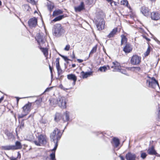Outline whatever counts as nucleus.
<instances>
[{
	"label": "nucleus",
	"instance_id": "nucleus-57",
	"mask_svg": "<svg viewBox=\"0 0 160 160\" xmlns=\"http://www.w3.org/2000/svg\"><path fill=\"white\" fill-rule=\"evenodd\" d=\"M60 87L61 88H62V89H64V88H63V86H62V85H61L60 86Z\"/></svg>",
	"mask_w": 160,
	"mask_h": 160
},
{
	"label": "nucleus",
	"instance_id": "nucleus-19",
	"mask_svg": "<svg viewBox=\"0 0 160 160\" xmlns=\"http://www.w3.org/2000/svg\"><path fill=\"white\" fill-rule=\"evenodd\" d=\"M147 152L148 154L151 155H155L157 154L154 149V147L153 146L148 148Z\"/></svg>",
	"mask_w": 160,
	"mask_h": 160
},
{
	"label": "nucleus",
	"instance_id": "nucleus-26",
	"mask_svg": "<svg viewBox=\"0 0 160 160\" xmlns=\"http://www.w3.org/2000/svg\"><path fill=\"white\" fill-rule=\"evenodd\" d=\"M47 6L48 10L51 12L54 7V5L53 3L48 4Z\"/></svg>",
	"mask_w": 160,
	"mask_h": 160
},
{
	"label": "nucleus",
	"instance_id": "nucleus-49",
	"mask_svg": "<svg viewBox=\"0 0 160 160\" xmlns=\"http://www.w3.org/2000/svg\"><path fill=\"white\" fill-rule=\"evenodd\" d=\"M77 61L79 63H81V62H82L83 61V60H82L80 59H78Z\"/></svg>",
	"mask_w": 160,
	"mask_h": 160
},
{
	"label": "nucleus",
	"instance_id": "nucleus-8",
	"mask_svg": "<svg viewBox=\"0 0 160 160\" xmlns=\"http://www.w3.org/2000/svg\"><path fill=\"white\" fill-rule=\"evenodd\" d=\"M111 68H113V71L120 72L122 73L126 74L125 71L121 69L120 64L117 62H112V65L111 66Z\"/></svg>",
	"mask_w": 160,
	"mask_h": 160
},
{
	"label": "nucleus",
	"instance_id": "nucleus-2",
	"mask_svg": "<svg viewBox=\"0 0 160 160\" xmlns=\"http://www.w3.org/2000/svg\"><path fill=\"white\" fill-rule=\"evenodd\" d=\"M67 100L64 97H59L58 98L53 99L50 101L51 105L52 106H55L58 104L61 108H66V103Z\"/></svg>",
	"mask_w": 160,
	"mask_h": 160
},
{
	"label": "nucleus",
	"instance_id": "nucleus-12",
	"mask_svg": "<svg viewBox=\"0 0 160 160\" xmlns=\"http://www.w3.org/2000/svg\"><path fill=\"white\" fill-rule=\"evenodd\" d=\"M31 105L32 103L29 102L25 105L22 108L23 112L28 114L31 110Z\"/></svg>",
	"mask_w": 160,
	"mask_h": 160
},
{
	"label": "nucleus",
	"instance_id": "nucleus-7",
	"mask_svg": "<svg viewBox=\"0 0 160 160\" xmlns=\"http://www.w3.org/2000/svg\"><path fill=\"white\" fill-rule=\"evenodd\" d=\"M38 141L35 140L33 143L37 146L45 144L47 142V138L45 135L41 134L37 138Z\"/></svg>",
	"mask_w": 160,
	"mask_h": 160
},
{
	"label": "nucleus",
	"instance_id": "nucleus-27",
	"mask_svg": "<svg viewBox=\"0 0 160 160\" xmlns=\"http://www.w3.org/2000/svg\"><path fill=\"white\" fill-rule=\"evenodd\" d=\"M62 118V117L60 115L59 113H57L56 114V116L55 118L54 119L55 120L57 121L58 122L59 120H60Z\"/></svg>",
	"mask_w": 160,
	"mask_h": 160
},
{
	"label": "nucleus",
	"instance_id": "nucleus-55",
	"mask_svg": "<svg viewBox=\"0 0 160 160\" xmlns=\"http://www.w3.org/2000/svg\"><path fill=\"white\" fill-rule=\"evenodd\" d=\"M49 69H50V72H51L52 73V68L49 65Z\"/></svg>",
	"mask_w": 160,
	"mask_h": 160
},
{
	"label": "nucleus",
	"instance_id": "nucleus-41",
	"mask_svg": "<svg viewBox=\"0 0 160 160\" xmlns=\"http://www.w3.org/2000/svg\"><path fill=\"white\" fill-rule=\"evenodd\" d=\"M28 2L31 3L32 4H35V2L34 0H27Z\"/></svg>",
	"mask_w": 160,
	"mask_h": 160
},
{
	"label": "nucleus",
	"instance_id": "nucleus-38",
	"mask_svg": "<svg viewBox=\"0 0 160 160\" xmlns=\"http://www.w3.org/2000/svg\"><path fill=\"white\" fill-rule=\"evenodd\" d=\"M27 114H26V113H25V114H19L18 115V118H22L24 117Z\"/></svg>",
	"mask_w": 160,
	"mask_h": 160
},
{
	"label": "nucleus",
	"instance_id": "nucleus-30",
	"mask_svg": "<svg viewBox=\"0 0 160 160\" xmlns=\"http://www.w3.org/2000/svg\"><path fill=\"white\" fill-rule=\"evenodd\" d=\"M50 160H56L55 158V152H53L50 155Z\"/></svg>",
	"mask_w": 160,
	"mask_h": 160
},
{
	"label": "nucleus",
	"instance_id": "nucleus-25",
	"mask_svg": "<svg viewBox=\"0 0 160 160\" xmlns=\"http://www.w3.org/2000/svg\"><path fill=\"white\" fill-rule=\"evenodd\" d=\"M64 17L63 15L59 16L53 19V20L51 21V22H52V21L56 22L57 21H60Z\"/></svg>",
	"mask_w": 160,
	"mask_h": 160
},
{
	"label": "nucleus",
	"instance_id": "nucleus-10",
	"mask_svg": "<svg viewBox=\"0 0 160 160\" xmlns=\"http://www.w3.org/2000/svg\"><path fill=\"white\" fill-rule=\"evenodd\" d=\"M141 58L137 55H133L131 58L130 62L133 65H138L141 62Z\"/></svg>",
	"mask_w": 160,
	"mask_h": 160
},
{
	"label": "nucleus",
	"instance_id": "nucleus-53",
	"mask_svg": "<svg viewBox=\"0 0 160 160\" xmlns=\"http://www.w3.org/2000/svg\"><path fill=\"white\" fill-rule=\"evenodd\" d=\"M158 114V117L160 118V109L159 110Z\"/></svg>",
	"mask_w": 160,
	"mask_h": 160
},
{
	"label": "nucleus",
	"instance_id": "nucleus-51",
	"mask_svg": "<svg viewBox=\"0 0 160 160\" xmlns=\"http://www.w3.org/2000/svg\"><path fill=\"white\" fill-rule=\"evenodd\" d=\"M119 157L120 158L121 160H125L124 158L122 156H120Z\"/></svg>",
	"mask_w": 160,
	"mask_h": 160
},
{
	"label": "nucleus",
	"instance_id": "nucleus-31",
	"mask_svg": "<svg viewBox=\"0 0 160 160\" xmlns=\"http://www.w3.org/2000/svg\"><path fill=\"white\" fill-rule=\"evenodd\" d=\"M122 5L125 6H128V2L127 0H123L121 2Z\"/></svg>",
	"mask_w": 160,
	"mask_h": 160
},
{
	"label": "nucleus",
	"instance_id": "nucleus-50",
	"mask_svg": "<svg viewBox=\"0 0 160 160\" xmlns=\"http://www.w3.org/2000/svg\"><path fill=\"white\" fill-rule=\"evenodd\" d=\"M4 99V97H2L0 98V103H1V102L2 101V100Z\"/></svg>",
	"mask_w": 160,
	"mask_h": 160
},
{
	"label": "nucleus",
	"instance_id": "nucleus-54",
	"mask_svg": "<svg viewBox=\"0 0 160 160\" xmlns=\"http://www.w3.org/2000/svg\"><path fill=\"white\" fill-rule=\"evenodd\" d=\"M108 2L110 3L111 4V3L112 2V0H106Z\"/></svg>",
	"mask_w": 160,
	"mask_h": 160
},
{
	"label": "nucleus",
	"instance_id": "nucleus-6",
	"mask_svg": "<svg viewBox=\"0 0 160 160\" xmlns=\"http://www.w3.org/2000/svg\"><path fill=\"white\" fill-rule=\"evenodd\" d=\"M2 149L4 150H13L20 149L22 148V145L20 142L17 141L15 142V145L2 146Z\"/></svg>",
	"mask_w": 160,
	"mask_h": 160
},
{
	"label": "nucleus",
	"instance_id": "nucleus-17",
	"mask_svg": "<svg viewBox=\"0 0 160 160\" xmlns=\"http://www.w3.org/2000/svg\"><path fill=\"white\" fill-rule=\"evenodd\" d=\"M140 10L142 14L145 16H147L149 15V10L145 6H142L141 7Z\"/></svg>",
	"mask_w": 160,
	"mask_h": 160
},
{
	"label": "nucleus",
	"instance_id": "nucleus-1",
	"mask_svg": "<svg viewBox=\"0 0 160 160\" xmlns=\"http://www.w3.org/2000/svg\"><path fill=\"white\" fill-rule=\"evenodd\" d=\"M36 39L39 45V47L45 57L48 55V51L46 48H41L44 46L46 42V38L44 34L42 32L39 33L37 36Z\"/></svg>",
	"mask_w": 160,
	"mask_h": 160
},
{
	"label": "nucleus",
	"instance_id": "nucleus-34",
	"mask_svg": "<svg viewBox=\"0 0 160 160\" xmlns=\"http://www.w3.org/2000/svg\"><path fill=\"white\" fill-rule=\"evenodd\" d=\"M56 68H57V70L58 71V75H59L61 74H62V69H61L60 67H58Z\"/></svg>",
	"mask_w": 160,
	"mask_h": 160
},
{
	"label": "nucleus",
	"instance_id": "nucleus-40",
	"mask_svg": "<svg viewBox=\"0 0 160 160\" xmlns=\"http://www.w3.org/2000/svg\"><path fill=\"white\" fill-rule=\"evenodd\" d=\"M93 2V0H87V3L89 5L92 4Z\"/></svg>",
	"mask_w": 160,
	"mask_h": 160
},
{
	"label": "nucleus",
	"instance_id": "nucleus-13",
	"mask_svg": "<svg viewBox=\"0 0 160 160\" xmlns=\"http://www.w3.org/2000/svg\"><path fill=\"white\" fill-rule=\"evenodd\" d=\"M136 158V155L131 152L128 153L126 155L127 160H135Z\"/></svg>",
	"mask_w": 160,
	"mask_h": 160
},
{
	"label": "nucleus",
	"instance_id": "nucleus-21",
	"mask_svg": "<svg viewBox=\"0 0 160 160\" xmlns=\"http://www.w3.org/2000/svg\"><path fill=\"white\" fill-rule=\"evenodd\" d=\"M92 72H85L83 71H82L81 72V75H82L83 78H86L88 76L92 75Z\"/></svg>",
	"mask_w": 160,
	"mask_h": 160
},
{
	"label": "nucleus",
	"instance_id": "nucleus-28",
	"mask_svg": "<svg viewBox=\"0 0 160 160\" xmlns=\"http://www.w3.org/2000/svg\"><path fill=\"white\" fill-rule=\"evenodd\" d=\"M122 40H121V44H122L124 43H126L127 42L126 38L125 36H121Z\"/></svg>",
	"mask_w": 160,
	"mask_h": 160
},
{
	"label": "nucleus",
	"instance_id": "nucleus-52",
	"mask_svg": "<svg viewBox=\"0 0 160 160\" xmlns=\"http://www.w3.org/2000/svg\"><path fill=\"white\" fill-rule=\"evenodd\" d=\"M7 135L8 136H12V134L11 133H8L7 134Z\"/></svg>",
	"mask_w": 160,
	"mask_h": 160
},
{
	"label": "nucleus",
	"instance_id": "nucleus-3",
	"mask_svg": "<svg viewBox=\"0 0 160 160\" xmlns=\"http://www.w3.org/2000/svg\"><path fill=\"white\" fill-rule=\"evenodd\" d=\"M61 136L60 131L58 128H55L51 134L50 138L51 140L54 142L55 144V146L52 150L55 151L56 149L58 146V141L61 138Z\"/></svg>",
	"mask_w": 160,
	"mask_h": 160
},
{
	"label": "nucleus",
	"instance_id": "nucleus-56",
	"mask_svg": "<svg viewBox=\"0 0 160 160\" xmlns=\"http://www.w3.org/2000/svg\"><path fill=\"white\" fill-rule=\"evenodd\" d=\"M75 66H76V65L75 64H73L72 65V68H74L75 67Z\"/></svg>",
	"mask_w": 160,
	"mask_h": 160
},
{
	"label": "nucleus",
	"instance_id": "nucleus-44",
	"mask_svg": "<svg viewBox=\"0 0 160 160\" xmlns=\"http://www.w3.org/2000/svg\"><path fill=\"white\" fill-rule=\"evenodd\" d=\"M24 7L26 9H27V10H29L30 9L29 6L28 5H24Z\"/></svg>",
	"mask_w": 160,
	"mask_h": 160
},
{
	"label": "nucleus",
	"instance_id": "nucleus-15",
	"mask_svg": "<svg viewBox=\"0 0 160 160\" xmlns=\"http://www.w3.org/2000/svg\"><path fill=\"white\" fill-rule=\"evenodd\" d=\"M132 46L129 44L127 43L123 48V51L125 53L130 52L132 50Z\"/></svg>",
	"mask_w": 160,
	"mask_h": 160
},
{
	"label": "nucleus",
	"instance_id": "nucleus-23",
	"mask_svg": "<svg viewBox=\"0 0 160 160\" xmlns=\"http://www.w3.org/2000/svg\"><path fill=\"white\" fill-rule=\"evenodd\" d=\"M69 112H66L64 114L63 116L62 119L64 122L67 121L69 120Z\"/></svg>",
	"mask_w": 160,
	"mask_h": 160
},
{
	"label": "nucleus",
	"instance_id": "nucleus-9",
	"mask_svg": "<svg viewBox=\"0 0 160 160\" xmlns=\"http://www.w3.org/2000/svg\"><path fill=\"white\" fill-rule=\"evenodd\" d=\"M105 23V21L103 18H99L96 20V24L97 28L99 30L104 28Z\"/></svg>",
	"mask_w": 160,
	"mask_h": 160
},
{
	"label": "nucleus",
	"instance_id": "nucleus-61",
	"mask_svg": "<svg viewBox=\"0 0 160 160\" xmlns=\"http://www.w3.org/2000/svg\"><path fill=\"white\" fill-rule=\"evenodd\" d=\"M31 116V115H29V117H28V118H29Z\"/></svg>",
	"mask_w": 160,
	"mask_h": 160
},
{
	"label": "nucleus",
	"instance_id": "nucleus-37",
	"mask_svg": "<svg viewBox=\"0 0 160 160\" xmlns=\"http://www.w3.org/2000/svg\"><path fill=\"white\" fill-rule=\"evenodd\" d=\"M56 68L60 67L59 63V58H57L56 59Z\"/></svg>",
	"mask_w": 160,
	"mask_h": 160
},
{
	"label": "nucleus",
	"instance_id": "nucleus-39",
	"mask_svg": "<svg viewBox=\"0 0 160 160\" xmlns=\"http://www.w3.org/2000/svg\"><path fill=\"white\" fill-rule=\"evenodd\" d=\"M70 48V46L69 45H67L64 48V50L66 51L69 50Z\"/></svg>",
	"mask_w": 160,
	"mask_h": 160
},
{
	"label": "nucleus",
	"instance_id": "nucleus-4",
	"mask_svg": "<svg viewBox=\"0 0 160 160\" xmlns=\"http://www.w3.org/2000/svg\"><path fill=\"white\" fill-rule=\"evenodd\" d=\"M65 31L60 24H55L53 30V35L57 37H59L64 33Z\"/></svg>",
	"mask_w": 160,
	"mask_h": 160
},
{
	"label": "nucleus",
	"instance_id": "nucleus-45",
	"mask_svg": "<svg viewBox=\"0 0 160 160\" xmlns=\"http://www.w3.org/2000/svg\"><path fill=\"white\" fill-rule=\"evenodd\" d=\"M110 5H111V6H112L113 5H114L116 6V5H117V3L115 2L114 1L112 0V2L111 3Z\"/></svg>",
	"mask_w": 160,
	"mask_h": 160
},
{
	"label": "nucleus",
	"instance_id": "nucleus-29",
	"mask_svg": "<svg viewBox=\"0 0 160 160\" xmlns=\"http://www.w3.org/2000/svg\"><path fill=\"white\" fill-rule=\"evenodd\" d=\"M98 70L101 72H105L107 70V68L105 66L100 67Z\"/></svg>",
	"mask_w": 160,
	"mask_h": 160
},
{
	"label": "nucleus",
	"instance_id": "nucleus-48",
	"mask_svg": "<svg viewBox=\"0 0 160 160\" xmlns=\"http://www.w3.org/2000/svg\"><path fill=\"white\" fill-rule=\"evenodd\" d=\"M143 38H145L146 40H147V41H150V39H149V38H147L146 36H143Z\"/></svg>",
	"mask_w": 160,
	"mask_h": 160
},
{
	"label": "nucleus",
	"instance_id": "nucleus-35",
	"mask_svg": "<svg viewBox=\"0 0 160 160\" xmlns=\"http://www.w3.org/2000/svg\"><path fill=\"white\" fill-rule=\"evenodd\" d=\"M140 68L139 67H133L131 68V70L133 71H135L136 70H139Z\"/></svg>",
	"mask_w": 160,
	"mask_h": 160
},
{
	"label": "nucleus",
	"instance_id": "nucleus-36",
	"mask_svg": "<svg viewBox=\"0 0 160 160\" xmlns=\"http://www.w3.org/2000/svg\"><path fill=\"white\" fill-rule=\"evenodd\" d=\"M147 155L145 153L142 152L141 153V157L142 159H144L146 158Z\"/></svg>",
	"mask_w": 160,
	"mask_h": 160
},
{
	"label": "nucleus",
	"instance_id": "nucleus-33",
	"mask_svg": "<svg viewBox=\"0 0 160 160\" xmlns=\"http://www.w3.org/2000/svg\"><path fill=\"white\" fill-rule=\"evenodd\" d=\"M97 50V47L95 46L94 47L92 50L91 51L90 54H93V53L95 52Z\"/></svg>",
	"mask_w": 160,
	"mask_h": 160
},
{
	"label": "nucleus",
	"instance_id": "nucleus-5",
	"mask_svg": "<svg viewBox=\"0 0 160 160\" xmlns=\"http://www.w3.org/2000/svg\"><path fill=\"white\" fill-rule=\"evenodd\" d=\"M147 77L148 79L147 80L146 83L149 87L153 88L159 87L158 81L154 77H151L148 76Z\"/></svg>",
	"mask_w": 160,
	"mask_h": 160
},
{
	"label": "nucleus",
	"instance_id": "nucleus-42",
	"mask_svg": "<svg viewBox=\"0 0 160 160\" xmlns=\"http://www.w3.org/2000/svg\"><path fill=\"white\" fill-rule=\"evenodd\" d=\"M23 121V120L21 122L20 125V128H23L24 126V123Z\"/></svg>",
	"mask_w": 160,
	"mask_h": 160
},
{
	"label": "nucleus",
	"instance_id": "nucleus-46",
	"mask_svg": "<svg viewBox=\"0 0 160 160\" xmlns=\"http://www.w3.org/2000/svg\"><path fill=\"white\" fill-rule=\"evenodd\" d=\"M52 87H50L49 88H47L46 90H45V92H48V91H49L51 89H52Z\"/></svg>",
	"mask_w": 160,
	"mask_h": 160
},
{
	"label": "nucleus",
	"instance_id": "nucleus-14",
	"mask_svg": "<svg viewBox=\"0 0 160 160\" xmlns=\"http://www.w3.org/2000/svg\"><path fill=\"white\" fill-rule=\"evenodd\" d=\"M76 12H80L85 9V6L83 2H81L80 5L74 8Z\"/></svg>",
	"mask_w": 160,
	"mask_h": 160
},
{
	"label": "nucleus",
	"instance_id": "nucleus-43",
	"mask_svg": "<svg viewBox=\"0 0 160 160\" xmlns=\"http://www.w3.org/2000/svg\"><path fill=\"white\" fill-rule=\"evenodd\" d=\"M61 56L64 59V60L66 61H67L68 60H69L67 57L63 56L61 55Z\"/></svg>",
	"mask_w": 160,
	"mask_h": 160
},
{
	"label": "nucleus",
	"instance_id": "nucleus-18",
	"mask_svg": "<svg viewBox=\"0 0 160 160\" xmlns=\"http://www.w3.org/2000/svg\"><path fill=\"white\" fill-rule=\"evenodd\" d=\"M67 78L69 80H73V85L75 84V82L77 80V77L75 76V75L72 74H68L67 75Z\"/></svg>",
	"mask_w": 160,
	"mask_h": 160
},
{
	"label": "nucleus",
	"instance_id": "nucleus-32",
	"mask_svg": "<svg viewBox=\"0 0 160 160\" xmlns=\"http://www.w3.org/2000/svg\"><path fill=\"white\" fill-rule=\"evenodd\" d=\"M150 52V49L149 46H148L147 51L145 52L144 53V55L145 56H148Z\"/></svg>",
	"mask_w": 160,
	"mask_h": 160
},
{
	"label": "nucleus",
	"instance_id": "nucleus-62",
	"mask_svg": "<svg viewBox=\"0 0 160 160\" xmlns=\"http://www.w3.org/2000/svg\"><path fill=\"white\" fill-rule=\"evenodd\" d=\"M108 68L109 69V67L108 66Z\"/></svg>",
	"mask_w": 160,
	"mask_h": 160
},
{
	"label": "nucleus",
	"instance_id": "nucleus-11",
	"mask_svg": "<svg viewBox=\"0 0 160 160\" xmlns=\"http://www.w3.org/2000/svg\"><path fill=\"white\" fill-rule=\"evenodd\" d=\"M28 24L31 28L35 27L37 25V19L35 17L30 19L28 21Z\"/></svg>",
	"mask_w": 160,
	"mask_h": 160
},
{
	"label": "nucleus",
	"instance_id": "nucleus-20",
	"mask_svg": "<svg viewBox=\"0 0 160 160\" xmlns=\"http://www.w3.org/2000/svg\"><path fill=\"white\" fill-rule=\"evenodd\" d=\"M117 32V28L113 29L107 36V37L109 38H112L116 34Z\"/></svg>",
	"mask_w": 160,
	"mask_h": 160
},
{
	"label": "nucleus",
	"instance_id": "nucleus-59",
	"mask_svg": "<svg viewBox=\"0 0 160 160\" xmlns=\"http://www.w3.org/2000/svg\"><path fill=\"white\" fill-rule=\"evenodd\" d=\"M2 5V2L0 0V6H1Z\"/></svg>",
	"mask_w": 160,
	"mask_h": 160
},
{
	"label": "nucleus",
	"instance_id": "nucleus-58",
	"mask_svg": "<svg viewBox=\"0 0 160 160\" xmlns=\"http://www.w3.org/2000/svg\"><path fill=\"white\" fill-rule=\"evenodd\" d=\"M150 0L152 2H155L156 1V0Z\"/></svg>",
	"mask_w": 160,
	"mask_h": 160
},
{
	"label": "nucleus",
	"instance_id": "nucleus-16",
	"mask_svg": "<svg viewBox=\"0 0 160 160\" xmlns=\"http://www.w3.org/2000/svg\"><path fill=\"white\" fill-rule=\"evenodd\" d=\"M151 17L152 19L157 20L160 18V14L157 12H152L151 13Z\"/></svg>",
	"mask_w": 160,
	"mask_h": 160
},
{
	"label": "nucleus",
	"instance_id": "nucleus-24",
	"mask_svg": "<svg viewBox=\"0 0 160 160\" xmlns=\"http://www.w3.org/2000/svg\"><path fill=\"white\" fill-rule=\"evenodd\" d=\"M113 141L115 144V147H117L119 144V141L118 138H113Z\"/></svg>",
	"mask_w": 160,
	"mask_h": 160
},
{
	"label": "nucleus",
	"instance_id": "nucleus-22",
	"mask_svg": "<svg viewBox=\"0 0 160 160\" xmlns=\"http://www.w3.org/2000/svg\"><path fill=\"white\" fill-rule=\"evenodd\" d=\"M63 13V11L60 9H57L55 10L53 12L52 14V16L53 17L59 15Z\"/></svg>",
	"mask_w": 160,
	"mask_h": 160
},
{
	"label": "nucleus",
	"instance_id": "nucleus-60",
	"mask_svg": "<svg viewBox=\"0 0 160 160\" xmlns=\"http://www.w3.org/2000/svg\"><path fill=\"white\" fill-rule=\"evenodd\" d=\"M18 101H19V99H17V102H18Z\"/></svg>",
	"mask_w": 160,
	"mask_h": 160
},
{
	"label": "nucleus",
	"instance_id": "nucleus-47",
	"mask_svg": "<svg viewBox=\"0 0 160 160\" xmlns=\"http://www.w3.org/2000/svg\"><path fill=\"white\" fill-rule=\"evenodd\" d=\"M10 158L11 160H17V158H15L13 157H10Z\"/></svg>",
	"mask_w": 160,
	"mask_h": 160
}]
</instances>
